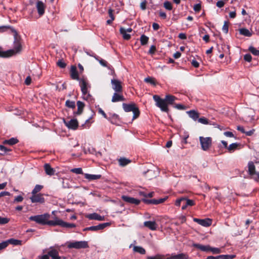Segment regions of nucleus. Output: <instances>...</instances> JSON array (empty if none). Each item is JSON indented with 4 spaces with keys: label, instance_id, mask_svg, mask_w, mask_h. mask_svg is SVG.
<instances>
[{
    "label": "nucleus",
    "instance_id": "53",
    "mask_svg": "<svg viewBox=\"0 0 259 259\" xmlns=\"http://www.w3.org/2000/svg\"><path fill=\"white\" fill-rule=\"evenodd\" d=\"M156 51V48L155 46L152 45L150 47V49L148 51V54L150 55H153L155 54Z\"/></svg>",
    "mask_w": 259,
    "mask_h": 259
},
{
    "label": "nucleus",
    "instance_id": "10",
    "mask_svg": "<svg viewBox=\"0 0 259 259\" xmlns=\"http://www.w3.org/2000/svg\"><path fill=\"white\" fill-rule=\"evenodd\" d=\"M65 125L69 128L73 130H76L78 127V122L76 119H71L68 121L64 119Z\"/></svg>",
    "mask_w": 259,
    "mask_h": 259
},
{
    "label": "nucleus",
    "instance_id": "59",
    "mask_svg": "<svg viewBox=\"0 0 259 259\" xmlns=\"http://www.w3.org/2000/svg\"><path fill=\"white\" fill-rule=\"evenodd\" d=\"M113 12H114V10H112V9H109L108 10V12L109 17L112 20H114L115 19V17L114 16V15H113Z\"/></svg>",
    "mask_w": 259,
    "mask_h": 259
},
{
    "label": "nucleus",
    "instance_id": "2",
    "mask_svg": "<svg viewBox=\"0 0 259 259\" xmlns=\"http://www.w3.org/2000/svg\"><path fill=\"white\" fill-rule=\"evenodd\" d=\"M13 34L14 37L13 49L4 51L3 48L0 47L1 58H9L21 51L22 45L21 37L18 35L17 31L16 33H14Z\"/></svg>",
    "mask_w": 259,
    "mask_h": 259
},
{
    "label": "nucleus",
    "instance_id": "33",
    "mask_svg": "<svg viewBox=\"0 0 259 259\" xmlns=\"http://www.w3.org/2000/svg\"><path fill=\"white\" fill-rule=\"evenodd\" d=\"M10 29L12 33H16V30H15L13 27L7 25V26H0V32H4L6 31L7 30Z\"/></svg>",
    "mask_w": 259,
    "mask_h": 259
},
{
    "label": "nucleus",
    "instance_id": "51",
    "mask_svg": "<svg viewBox=\"0 0 259 259\" xmlns=\"http://www.w3.org/2000/svg\"><path fill=\"white\" fill-rule=\"evenodd\" d=\"M10 221V219L7 218H3L0 217V225H5L8 223Z\"/></svg>",
    "mask_w": 259,
    "mask_h": 259
},
{
    "label": "nucleus",
    "instance_id": "26",
    "mask_svg": "<svg viewBox=\"0 0 259 259\" xmlns=\"http://www.w3.org/2000/svg\"><path fill=\"white\" fill-rule=\"evenodd\" d=\"M164 99L167 105H173L174 102L177 99V98L175 96L170 94L166 95Z\"/></svg>",
    "mask_w": 259,
    "mask_h": 259
},
{
    "label": "nucleus",
    "instance_id": "37",
    "mask_svg": "<svg viewBox=\"0 0 259 259\" xmlns=\"http://www.w3.org/2000/svg\"><path fill=\"white\" fill-rule=\"evenodd\" d=\"M134 251L138 252L141 254H145L146 253L145 249L141 246H134Z\"/></svg>",
    "mask_w": 259,
    "mask_h": 259
},
{
    "label": "nucleus",
    "instance_id": "39",
    "mask_svg": "<svg viewBox=\"0 0 259 259\" xmlns=\"http://www.w3.org/2000/svg\"><path fill=\"white\" fill-rule=\"evenodd\" d=\"M65 106L68 108L73 109L75 108V103L74 101H72L69 100H67L65 102Z\"/></svg>",
    "mask_w": 259,
    "mask_h": 259
},
{
    "label": "nucleus",
    "instance_id": "48",
    "mask_svg": "<svg viewBox=\"0 0 259 259\" xmlns=\"http://www.w3.org/2000/svg\"><path fill=\"white\" fill-rule=\"evenodd\" d=\"M198 122L203 124H209L208 120L204 117H201L200 118H198Z\"/></svg>",
    "mask_w": 259,
    "mask_h": 259
},
{
    "label": "nucleus",
    "instance_id": "21",
    "mask_svg": "<svg viewBox=\"0 0 259 259\" xmlns=\"http://www.w3.org/2000/svg\"><path fill=\"white\" fill-rule=\"evenodd\" d=\"M193 247L199 249L202 251L209 252L210 251L211 246L209 245H203L200 244H193Z\"/></svg>",
    "mask_w": 259,
    "mask_h": 259
},
{
    "label": "nucleus",
    "instance_id": "13",
    "mask_svg": "<svg viewBox=\"0 0 259 259\" xmlns=\"http://www.w3.org/2000/svg\"><path fill=\"white\" fill-rule=\"evenodd\" d=\"M194 221L198 224L205 227L210 226L212 223V220L210 219L207 218L205 219H200L194 218Z\"/></svg>",
    "mask_w": 259,
    "mask_h": 259
},
{
    "label": "nucleus",
    "instance_id": "3",
    "mask_svg": "<svg viewBox=\"0 0 259 259\" xmlns=\"http://www.w3.org/2000/svg\"><path fill=\"white\" fill-rule=\"evenodd\" d=\"M122 107L125 112H128L132 111L133 112V120L137 118L139 116L140 112L135 103H132L128 104L123 103Z\"/></svg>",
    "mask_w": 259,
    "mask_h": 259
},
{
    "label": "nucleus",
    "instance_id": "18",
    "mask_svg": "<svg viewBox=\"0 0 259 259\" xmlns=\"http://www.w3.org/2000/svg\"><path fill=\"white\" fill-rule=\"evenodd\" d=\"M48 254L52 257V259H61V257L59 255V252L57 249L51 247L50 248Z\"/></svg>",
    "mask_w": 259,
    "mask_h": 259
},
{
    "label": "nucleus",
    "instance_id": "5",
    "mask_svg": "<svg viewBox=\"0 0 259 259\" xmlns=\"http://www.w3.org/2000/svg\"><path fill=\"white\" fill-rule=\"evenodd\" d=\"M182 204V209L185 210L188 206H192L195 205V202L193 200L189 199L187 197H181L176 200L175 205L180 206Z\"/></svg>",
    "mask_w": 259,
    "mask_h": 259
},
{
    "label": "nucleus",
    "instance_id": "40",
    "mask_svg": "<svg viewBox=\"0 0 259 259\" xmlns=\"http://www.w3.org/2000/svg\"><path fill=\"white\" fill-rule=\"evenodd\" d=\"M42 186L36 185L32 191V194H36L37 193L39 192L42 189Z\"/></svg>",
    "mask_w": 259,
    "mask_h": 259
},
{
    "label": "nucleus",
    "instance_id": "38",
    "mask_svg": "<svg viewBox=\"0 0 259 259\" xmlns=\"http://www.w3.org/2000/svg\"><path fill=\"white\" fill-rule=\"evenodd\" d=\"M149 40V37L145 34H142L140 37V42L142 46L147 44Z\"/></svg>",
    "mask_w": 259,
    "mask_h": 259
},
{
    "label": "nucleus",
    "instance_id": "56",
    "mask_svg": "<svg viewBox=\"0 0 259 259\" xmlns=\"http://www.w3.org/2000/svg\"><path fill=\"white\" fill-rule=\"evenodd\" d=\"M147 3V1L144 0L140 4V8L142 10H145L146 9Z\"/></svg>",
    "mask_w": 259,
    "mask_h": 259
},
{
    "label": "nucleus",
    "instance_id": "61",
    "mask_svg": "<svg viewBox=\"0 0 259 259\" xmlns=\"http://www.w3.org/2000/svg\"><path fill=\"white\" fill-rule=\"evenodd\" d=\"M225 3L223 1H219L217 2L216 6L219 8H222L224 7Z\"/></svg>",
    "mask_w": 259,
    "mask_h": 259
},
{
    "label": "nucleus",
    "instance_id": "35",
    "mask_svg": "<svg viewBox=\"0 0 259 259\" xmlns=\"http://www.w3.org/2000/svg\"><path fill=\"white\" fill-rule=\"evenodd\" d=\"M19 142L18 140L16 138H12L9 140H6L4 141V144H8L9 145H14Z\"/></svg>",
    "mask_w": 259,
    "mask_h": 259
},
{
    "label": "nucleus",
    "instance_id": "29",
    "mask_svg": "<svg viewBox=\"0 0 259 259\" xmlns=\"http://www.w3.org/2000/svg\"><path fill=\"white\" fill-rule=\"evenodd\" d=\"M188 255L184 253L178 254H171L170 256V259H188Z\"/></svg>",
    "mask_w": 259,
    "mask_h": 259
},
{
    "label": "nucleus",
    "instance_id": "30",
    "mask_svg": "<svg viewBox=\"0 0 259 259\" xmlns=\"http://www.w3.org/2000/svg\"><path fill=\"white\" fill-rule=\"evenodd\" d=\"M110 117H108L107 119L110 121L111 123L116 124L119 120V116L115 113L110 114Z\"/></svg>",
    "mask_w": 259,
    "mask_h": 259
},
{
    "label": "nucleus",
    "instance_id": "44",
    "mask_svg": "<svg viewBox=\"0 0 259 259\" xmlns=\"http://www.w3.org/2000/svg\"><path fill=\"white\" fill-rule=\"evenodd\" d=\"M236 257L235 255L234 254H222L220 255L221 259H233Z\"/></svg>",
    "mask_w": 259,
    "mask_h": 259
},
{
    "label": "nucleus",
    "instance_id": "1",
    "mask_svg": "<svg viewBox=\"0 0 259 259\" xmlns=\"http://www.w3.org/2000/svg\"><path fill=\"white\" fill-rule=\"evenodd\" d=\"M50 217V215L49 213H44L43 214L31 216L29 219L30 221H34L36 223L41 225H48L51 226L58 225L66 228H74L76 227L75 224L73 223H67L57 218L55 220L49 221V219Z\"/></svg>",
    "mask_w": 259,
    "mask_h": 259
},
{
    "label": "nucleus",
    "instance_id": "8",
    "mask_svg": "<svg viewBox=\"0 0 259 259\" xmlns=\"http://www.w3.org/2000/svg\"><path fill=\"white\" fill-rule=\"evenodd\" d=\"M199 141L201 148L204 151L208 150L212 144V139L210 137L204 138L203 137H200Z\"/></svg>",
    "mask_w": 259,
    "mask_h": 259
},
{
    "label": "nucleus",
    "instance_id": "19",
    "mask_svg": "<svg viewBox=\"0 0 259 259\" xmlns=\"http://www.w3.org/2000/svg\"><path fill=\"white\" fill-rule=\"evenodd\" d=\"M76 105L77 106V110L76 111H74L73 112V114L76 115H79L81 114L83 112V109L85 107V104L81 101H78L76 103Z\"/></svg>",
    "mask_w": 259,
    "mask_h": 259
},
{
    "label": "nucleus",
    "instance_id": "11",
    "mask_svg": "<svg viewBox=\"0 0 259 259\" xmlns=\"http://www.w3.org/2000/svg\"><path fill=\"white\" fill-rule=\"evenodd\" d=\"M79 85L82 95L85 97V94L88 93L89 88H91V85L89 84L87 80L84 78L79 79Z\"/></svg>",
    "mask_w": 259,
    "mask_h": 259
},
{
    "label": "nucleus",
    "instance_id": "54",
    "mask_svg": "<svg viewBox=\"0 0 259 259\" xmlns=\"http://www.w3.org/2000/svg\"><path fill=\"white\" fill-rule=\"evenodd\" d=\"M201 9V5L200 4H195L193 7V10L196 12H199Z\"/></svg>",
    "mask_w": 259,
    "mask_h": 259
},
{
    "label": "nucleus",
    "instance_id": "62",
    "mask_svg": "<svg viewBox=\"0 0 259 259\" xmlns=\"http://www.w3.org/2000/svg\"><path fill=\"white\" fill-rule=\"evenodd\" d=\"M191 64L192 66L195 68H197L199 66V63L195 60H193L191 62Z\"/></svg>",
    "mask_w": 259,
    "mask_h": 259
},
{
    "label": "nucleus",
    "instance_id": "57",
    "mask_svg": "<svg viewBox=\"0 0 259 259\" xmlns=\"http://www.w3.org/2000/svg\"><path fill=\"white\" fill-rule=\"evenodd\" d=\"M174 107L179 109V110H185L186 109V107L182 104H176L174 106Z\"/></svg>",
    "mask_w": 259,
    "mask_h": 259
},
{
    "label": "nucleus",
    "instance_id": "47",
    "mask_svg": "<svg viewBox=\"0 0 259 259\" xmlns=\"http://www.w3.org/2000/svg\"><path fill=\"white\" fill-rule=\"evenodd\" d=\"M238 144L235 143H232L231 145H229V146L228 147L227 149L229 151H233L235 150L237 147L238 146Z\"/></svg>",
    "mask_w": 259,
    "mask_h": 259
},
{
    "label": "nucleus",
    "instance_id": "7",
    "mask_svg": "<svg viewBox=\"0 0 259 259\" xmlns=\"http://www.w3.org/2000/svg\"><path fill=\"white\" fill-rule=\"evenodd\" d=\"M67 247L69 248H87L89 247V245L88 242L85 241H74L68 242Z\"/></svg>",
    "mask_w": 259,
    "mask_h": 259
},
{
    "label": "nucleus",
    "instance_id": "14",
    "mask_svg": "<svg viewBox=\"0 0 259 259\" xmlns=\"http://www.w3.org/2000/svg\"><path fill=\"white\" fill-rule=\"evenodd\" d=\"M125 98L122 94V92H115L113 94L112 97L111 101L112 102H118L120 101H124Z\"/></svg>",
    "mask_w": 259,
    "mask_h": 259
},
{
    "label": "nucleus",
    "instance_id": "36",
    "mask_svg": "<svg viewBox=\"0 0 259 259\" xmlns=\"http://www.w3.org/2000/svg\"><path fill=\"white\" fill-rule=\"evenodd\" d=\"M119 163L120 166H124L130 163H131V161L126 158L122 157L120 158L119 160Z\"/></svg>",
    "mask_w": 259,
    "mask_h": 259
},
{
    "label": "nucleus",
    "instance_id": "20",
    "mask_svg": "<svg viewBox=\"0 0 259 259\" xmlns=\"http://www.w3.org/2000/svg\"><path fill=\"white\" fill-rule=\"evenodd\" d=\"M144 225L153 231L156 230L157 228V224L155 221H146L144 223Z\"/></svg>",
    "mask_w": 259,
    "mask_h": 259
},
{
    "label": "nucleus",
    "instance_id": "60",
    "mask_svg": "<svg viewBox=\"0 0 259 259\" xmlns=\"http://www.w3.org/2000/svg\"><path fill=\"white\" fill-rule=\"evenodd\" d=\"M23 200V197L21 195H19L15 197L14 202H22Z\"/></svg>",
    "mask_w": 259,
    "mask_h": 259
},
{
    "label": "nucleus",
    "instance_id": "12",
    "mask_svg": "<svg viewBox=\"0 0 259 259\" xmlns=\"http://www.w3.org/2000/svg\"><path fill=\"white\" fill-rule=\"evenodd\" d=\"M112 88L115 92H122L123 89L121 82L116 79H112L111 81Z\"/></svg>",
    "mask_w": 259,
    "mask_h": 259
},
{
    "label": "nucleus",
    "instance_id": "64",
    "mask_svg": "<svg viewBox=\"0 0 259 259\" xmlns=\"http://www.w3.org/2000/svg\"><path fill=\"white\" fill-rule=\"evenodd\" d=\"M99 62L101 65L104 67H107L108 63L106 61L103 59L99 60Z\"/></svg>",
    "mask_w": 259,
    "mask_h": 259
},
{
    "label": "nucleus",
    "instance_id": "49",
    "mask_svg": "<svg viewBox=\"0 0 259 259\" xmlns=\"http://www.w3.org/2000/svg\"><path fill=\"white\" fill-rule=\"evenodd\" d=\"M144 80L147 83H150L153 85L156 84L155 79L152 77H148L145 78Z\"/></svg>",
    "mask_w": 259,
    "mask_h": 259
},
{
    "label": "nucleus",
    "instance_id": "25",
    "mask_svg": "<svg viewBox=\"0 0 259 259\" xmlns=\"http://www.w3.org/2000/svg\"><path fill=\"white\" fill-rule=\"evenodd\" d=\"M88 218L90 220H98V221H103L104 220V217L101 216L97 213H93L90 214L88 215Z\"/></svg>",
    "mask_w": 259,
    "mask_h": 259
},
{
    "label": "nucleus",
    "instance_id": "34",
    "mask_svg": "<svg viewBox=\"0 0 259 259\" xmlns=\"http://www.w3.org/2000/svg\"><path fill=\"white\" fill-rule=\"evenodd\" d=\"M239 31L240 34L245 36L250 37L252 35V33L248 29L245 28L239 29Z\"/></svg>",
    "mask_w": 259,
    "mask_h": 259
},
{
    "label": "nucleus",
    "instance_id": "15",
    "mask_svg": "<svg viewBox=\"0 0 259 259\" xmlns=\"http://www.w3.org/2000/svg\"><path fill=\"white\" fill-rule=\"evenodd\" d=\"M31 201L32 203L38 202L43 203L45 202V199L41 194H32L30 197Z\"/></svg>",
    "mask_w": 259,
    "mask_h": 259
},
{
    "label": "nucleus",
    "instance_id": "4",
    "mask_svg": "<svg viewBox=\"0 0 259 259\" xmlns=\"http://www.w3.org/2000/svg\"><path fill=\"white\" fill-rule=\"evenodd\" d=\"M153 99L156 102V106L159 108L160 110L165 112H168V105L165 101V99L161 98L158 95H154Z\"/></svg>",
    "mask_w": 259,
    "mask_h": 259
},
{
    "label": "nucleus",
    "instance_id": "23",
    "mask_svg": "<svg viewBox=\"0 0 259 259\" xmlns=\"http://www.w3.org/2000/svg\"><path fill=\"white\" fill-rule=\"evenodd\" d=\"M70 76L72 79L79 80L78 73L75 66H72L70 69Z\"/></svg>",
    "mask_w": 259,
    "mask_h": 259
},
{
    "label": "nucleus",
    "instance_id": "41",
    "mask_svg": "<svg viewBox=\"0 0 259 259\" xmlns=\"http://www.w3.org/2000/svg\"><path fill=\"white\" fill-rule=\"evenodd\" d=\"M70 171L76 174H82V175H83L84 174L83 172L82 168H80V167L74 168L71 169L70 170Z\"/></svg>",
    "mask_w": 259,
    "mask_h": 259
},
{
    "label": "nucleus",
    "instance_id": "50",
    "mask_svg": "<svg viewBox=\"0 0 259 259\" xmlns=\"http://www.w3.org/2000/svg\"><path fill=\"white\" fill-rule=\"evenodd\" d=\"M57 65L61 68H64L66 66V64L63 61V60H59L57 62Z\"/></svg>",
    "mask_w": 259,
    "mask_h": 259
},
{
    "label": "nucleus",
    "instance_id": "63",
    "mask_svg": "<svg viewBox=\"0 0 259 259\" xmlns=\"http://www.w3.org/2000/svg\"><path fill=\"white\" fill-rule=\"evenodd\" d=\"M31 82V78L30 76H27L25 79V83L26 85H28L30 84Z\"/></svg>",
    "mask_w": 259,
    "mask_h": 259
},
{
    "label": "nucleus",
    "instance_id": "32",
    "mask_svg": "<svg viewBox=\"0 0 259 259\" xmlns=\"http://www.w3.org/2000/svg\"><path fill=\"white\" fill-rule=\"evenodd\" d=\"M120 33L122 35L123 38L125 40H129L131 36L130 34H127L126 30L123 27H121L119 29Z\"/></svg>",
    "mask_w": 259,
    "mask_h": 259
},
{
    "label": "nucleus",
    "instance_id": "16",
    "mask_svg": "<svg viewBox=\"0 0 259 259\" xmlns=\"http://www.w3.org/2000/svg\"><path fill=\"white\" fill-rule=\"evenodd\" d=\"M121 198L124 201L128 202L131 204L139 205L141 202V201L139 199H136L133 197H129L128 196L123 195Z\"/></svg>",
    "mask_w": 259,
    "mask_h": 259
},
{
    "label": "nucleus",
    "instance_id": "17",
    "mask_svg": "<svg viewBox=\"0 0 259 259\" xmlns=\"http://www.w3.org/2000/svg\"><path fill=\"white\" fill-rule=\"evenodd\" d=\"M36 7L39 15L40 16H42L45 12L46 6L45 4L41 1H38L36 3Z\"/></svg>",
    "mask_w": 259,
    "mask_h": 259
},
{
    "label": "nucleus",
    "instance_id": "43",
    "mask_svg": "<svg viewBox=\"0 0 259 259\" xmlns=\"http://www.w3.org/2000/svg\"><path fill=\"white\" fill-rule=\"evenodd\" d=\"M163 6L167 10L170 11L172 9V6L170 2L166 1L163 4Z\"/></svg>",
    "mask_w": 259,
    "mask_h": 259
},
{
    "label": "nucleus",
    "instance_id": "22",
    "mask_svg": "<svg viewBox=\"0 0 259 259\" xmlns=\"http://www.w3.org/2000/svg\"><path fill=\"white\" fill-rule=\"evenodd\" d=\"M44 169L47 175L52 176L55 174V170L51 167L50 164L49 163H46L44 165Z\"/></svg>",
    "mask_w": 259,
    "mask_h": 259
},
{
    "label": "nucleus",
    "instance_id": "45",
    "mask_svg": "<svg viewBox=\"0 0 259 259\" xmlns=\"http://www.w3.org/2000/svg\"><path fill=\"white\" fill-rule=\"evenodd\" d=\"M229 24V22L228 21L224 22V24L222 28V30L225 33H227L228 32Z\"/></svg>",
    "mask_w": 259,
    "mask_h": 259
},
{
    "label": "nucleus",
    "instance_id": "6",
    "mask_svg": "<svg viewBox=\"0 0 259 259\" xmlns=\"http://www.w3.org/2000/svg\"><path fill=\"white\" fill-rule=\"evenodd\" d=\"M146 193H147L143 192V191H140L139 192V196H142L144 197L142 199V201L143 202H144L145 204H152L157 205V204H160V203L164 202L165 201V200H166V198H160L158 199H146Z\"/></svg>",
    "mask_w": 259,
    "mask_h": 259
},
{
    "label": "nucleus",
    "instance_id": "52",
    "mask_svg": "<svg viewBox=\"0 0 259 259\" xmlns=\"http://www.w3.org/2000/svg\"><path fill=\"white\" fill-rule=\"evenodd\" d=\"M210 251L213 254H219L221 252V250L219 248L211 247Z\"/></svg>",
    "mask_w": 259,
    "mask_h": 259
},
{
    "label": "nucleus",
    "instance_id": "55",
    "mask_svg": "<svg viewBox=\"0 0 259 259\" xmlns=\"http://www.w3.org/2000/svg\"><path fill=\"white\" fill-rule=\"evenodd\" d=\"M244 59L246 61L250 62L252 60V57L249 54H247L244 56Z\"/></svg>",
    "mask_w": 259,
    "mask_h": 259
},
{
    "label": "nucleus",
    "instance_id": "31",
    "mask_svg": "<svg viewBox=\"0 0 259 259\" xmlns=\"http://www.w3.org/2000/svg\"><path fill=\"white\" fill-rule=\"evenodd\" d=\"M5 242L7 243V247L8 246L9 244H11L15 245H19L22 244V241L13 238H11L8 239V240L5 241Z\"/></svg>",
    "mask_w": 259,
    "mask_h": 259
},
{
    "label": "nucleus",
    "instance_id": "9",
    "mask_svg": "<svg viewBox=\"0 0 259 259\" xmlns=\"http://www.w3.org/2000/svg\"><path fill=\"white\" fill-rule=\"evenodd\" d=\"M110 224L109 223H105L100 224L97 226H93L89 227H87L83 229V231H98L99 230H103L106 227L109 226Z\"/></svg>",
    "mask_w": 259,
    "mask_h": 259
},
{
    "label": "nucleus",
    "instance_id": "24",
    "mask_svg": "<svg viewBox=\"0 0 259 259\" xmlns=\"http://www.w3.org/2000/svg\"><path fill=\"white\" fill-rule=\"evenodd\" d=\"M248 174L250 176L255 175L256 177V174L258 173H256L255 172V167L254 164V163L252 161H249L248 163Z\"/></svg>",
    "mask_w": 259,
    "mask_h": 259
},
{
    "label": "nucleus",
    "instance_id": "42",
    "mask_svg": "<svg viewBox=\"0 0 259 259\" xmlns=\"http://www.w3.org/2000/svg\"><path fill=\"white\" fill-rule=\"evenodd\" d=\"M248 50L254 55L258 56L259 55V50H256L255 48L252 46H250Z\"/></svg>",
    "mask_w": 259,
    "mask_h": 259
},
{
    "label": "nucleus",
    "instance_id": "27",
    "mask_svg": "<svg viewBox=\"0 0 259 259\" xmlns=\"http://www.w3.org/2000/svg\"><path fill=\"white\" fill-rule=\"evenodd\" d=\"M187 113L189 115V117L193 119L194 120H197L199 117V113L194 110L187 111Z\"/></svg>",
    "mask_w": 259,
    "mask_h": 259
},
{
    "label": "nucleus",
    "instance_id": "28",
    "mask_svg": "<svg viewBox=\"0 0 259 259\" xmlns=\"http://www.w3.org/2000/svg\"><path fill=\"white\" fill-rule=\"evenodd\" d=\"M84 178L91 181L95 180H98L101 178V175H92L89 174H84Z\"/></svg>",
    "mask_w": 259,
    "mask_h": 259
},
{
    "label": "nucleus",
    "instance_id": "58",
    "mask_svg": "<svg viewBox=\"0 0 259 259\" xmlns=\"http://www.w3.org/2000/svg\"><path fill=\"white\" fill-rule=\"evenodd\" d=\"M162 255L160 254H156L153 256H148L147 259H162Z\"/></svg>",
    "mask_w": 259,
    "mask_h": 259
},
{
    "label": "nucleus",
    "instance_id": "46",
    "mask_svg": "<svg viewBox=\"0 0 259 259\" xmlns=\"http://www.w3.org/2000/svg\"><path fill=\"white\" fill-rule=\"evenodd\" d=\"M0 150L3 152V153L1 154V155H4L5 154H6L7 152L11 151V149H8L2 145H0Z\"/></svg>",
    "mask_w": 259,
    "mask_h": 259
}]
</instances>
